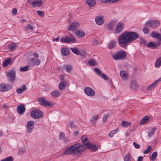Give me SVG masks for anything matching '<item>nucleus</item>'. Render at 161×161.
Returning <instances> with one entry per match:
<instances>
[{
    "label": "nucleus",
    "mask_w": 161,
    "mask_h": 161,
    "mask_svg": "<svg viewBox=\"0 0 161 161\" xmlns=\"http://www.w3.org/2000/svg\"><path fill=\"white\" fill-rule=\"evenodd\" d=\"M126 52L125 51H120L113 54L112 56L113 59L116 61L123 60L126 57Z\"/></svg>",
    "instance_id": "nucleus-3"
},
{
    "label": "nucleus",
    "mask_w": 161,
    "mask_h": 161,
    "mask_svg": "<svg viewBox=\"0 0 161 161\" xmlns=\"http://www.w3.org/2000/svg\"><path fill=\"white\" fill-rule=\"evenodd\" d=\"M120 75L121 78L124 80H125L127 77V75L126 71L122 70L120 72Z\"/></svg>",
    "instance_id": "nucleus-31"
},
{
    "label": "nucleus",
    "mask_w": 161,
    "mask_h": 161,
    "mask_svg": "<svg viewBox=\"0 0 161 161\" xmlns=\"http://www.w3.org/2000/svg\"><path fill=\"white\" fill-rule=\"evenodd\" d=\"M16 47V44L15 43H13L10 44L8 46V47L10 51H13L15 49Z\"/></svg>",
    "instance_id": "nucleus-37"
},
{
    "label": "nucleus",
    "mask_w": 161,
    "mask_h": 161,
    "mask_svg": "<svg viewBox=\"0 0 161 161\" xmlns=\"http://www.w3.org/2000/svg\"><path fill=\"white\" fill-rule=\"evenodd\" d=\"M25 21V20L24 19H22L20 20V22L21 23H24Z\"/></svg>",
    "instance_id": "nucleus-63"
},
{
    "label": "nucleus",
    "mask_w": 161,
    "mask_h": 161,
    "mask_svg": "<svg viewBox=\"0 0 161 161\" xmlns=\"http://www.w3.org/2000/svg\"><path fill=\"white\" fill-rule=\"evenodd\" d=\"M151 149H152L150 145L148 146L147 147V149L146 150H145L144 151L143 153L144 154L148 153L151 151Z\"/></svg>",
    "instance_id": "nucleus-46"
},
{
    "label": "nucleus",
    "mask_w": 161,
    "mask_h": 161,
    "mask_svg": "<svg viewBox=\"0 0 161 161\" xmlns=\"http://www.w3.org/2000/svg\"><path fill=\"white\" fill-rule=\"evenodd\" d=\"M31 116L35 119L41 118L43 116L42 113L39 109H36L32 110L31 113Z\"/></svg>",
    "instance_id": "nucleus-5"
},
{
    "label": "nucleus",
    "mask_w": 161,
    "mask_h": 161,
    "mask_svg": "<svg viewBox=\"0 0 161 161\" xmlns=\"http://www.w3.org/2000/svg\"><path fill=\"white\" fill-rule=\"evenodd\" d=\"M130 87L133 89H136L137 88L138 85L135 80L131 81L130 83Z\"/></svg>",
    "instance_id": "nucleus-30"
},
{
    "label": "nucleus",
    "mask_w": 161,
    "mask_h": 161,
    "mask_svg": "<svg viewBox=\"0 0 161 161\" xmlns=\"http://www.w3.org/2000/svg\"><path fill=\"white\" fill-rule=\"evenodd\" d=\"M87 137L86 136L83 135L82 136L81 138V140L83 144L86 143H87V142H89L88 141H87Z\"/></svg>",
    "instance_id": "nucleus-43"
},
{
    "label": "nucleus",
    "mask_w": 161,
    "mask_h": 161,
    "mask_svg": "<svg viewBox=\"0 0 161 161\" xmlns=\"http://www.w3.org/2000/svg\"><path fill=\"white\" fill-rule=\"evenodd\" d=\"M78 134V131H75L74 132V135L75 136H77Z\"/></svg>",
    "instance_id": "nucleus-62"
},
{
    "label": "nucleus",
    "mask_w": 161,
    "mask_h": 161,
    "mask_svg": "<svg viewBox=\"0 0 161 161\" xmlns=\"http://www.w3.org/2000/svg\"><path fill=\"white\" fill-rule=\"evenodd\" d=\"M60 41L64 43H74L76 41V39L74 37H69L67 36L60 39Z\"/></svg>",
    "instance_id": "nucleus-9"
},
{
    "label": "nucleus",
    "mask_w": 161,
    "mask_h": 161,
    "mask_svg": "<svg viewBox=\"0 0 161 161\" xmlns=\"http://www.w3.org/2000/svg\"><path fill=\"white\" fill-rule=\"evenodd\" d=\"M117 20L114 19L110 21L108 25V29L110 31H112L114 29V27L115 26L117 22Z\"/></svg>",
    "instance_id": "nucleus-18"
},
{
    "label": "nucleus",
    "mask_w": 161,
    "mask_h": 161,
    "mask_svg": "<svg viewBox=\"0 0 161 161\" xmlns=\"http://www.w3.org/2000/svg\"><path fill=\"white\" fill-rule=\"evenodd\" d=\"M25 108L23 104H21L17 107V111L19 114H22L25 111Z\"/></svg>",
    "instance_id": "nucleus-17"
},
{
    "label": "nucleus",
    "mask_w": 161,
    "mask_h": 161,
    "mask_svg": "<svg viewBox=\"0 0 161 161\" xmlns=\"http://www.w3.org/2000/svg\"><path fill=\"white\" fill-rule=\"evenodd\" d=\"M75 35L79 37H83L84 36L85 33L83 31H76Z\"/></svg>",
    "instance_id": "nucleus-33"
},
{
    "label": "nucleus",
    "mask_w": 161,
    "mask_h": 161,
    "mask_svg": "<svg viewBox=\"0 0 161 161\" xmlns=\"http://www.w3.org/2000/svg\"><path fill=\"white\" fill-rule=\"evenodd\" d=\"M94 71L95 73L99 76H100L101 74V72L99 69L97 68H94Z\"/></svg>",
    "instance_id": "nucleus-51"
},
{
    "label": "nucleus",
    "mask_w": 161,
    "mask_h": 161,
    "mask_svg": "<svg viewBox=\"0 0 161 161\" xmlns=\"http://www.w3.org/2000/svg\"><path fill=\"white\" fill-rule=\"evenodd\" d=\"M38 101L40 104L46 107H51L53 105L50 101L48 100L44 97L39 98Z\"/></svg>",
    "instance_id": "nucleus-4"
},
{
    "label": "nucleus",
    "mask_w": 161,
    "mask_h": 161,
    "mask_svg": "<svg viewBox=\"0 0 161 161\" xmlns=\"http://www.w3.org/2000/svg\"><path fill=\"white\" fill-rule=\"evenodd\" d=\"M130 155L129 154H126L124 158V161H130Z\"/></svg>",
    "instance_id": "nucleus-49"
},
{
    "label": "nucleus",
    "mask_w": 161,
    "mask_h": 161,
    "mask_svg": "<svg viewBox=\"0 0 161 161\" xmlns=\"http://www.w3.org/2000/svg\"><path fill=\"white\" fill-rule=\"evenodd\" d=\"M12 88V86L9 84L2 83L0 84V92H6Z\"/></svg>",
    "instance_id": "nucleus-8"
},
{
    "label": "nucleus",
    "mask_w": 161,
    "mask_h": 161,
    "mask_svg": "<svg viewBox=\"0 0 161 161\" xmlns=\"http://www.w3.org/2000/svg\"><path fill=\"white\" fill-rule=\"evenodd\" d=\"M157 152H153L151 156L150 157V159L152 161L155 160L157 157Z\"/></svg>",
    "instance_id": "nucleus-39"
},
{
    "label": "nucleus",
    "mask_w": 161,
    "mask_h": 161,
    "mask_svg": "<svg viewBox=\"0 0 161 161\" xmlns=\"http://www.w3.org/2000/svg\"><path fill=\"white\" fill-rule=\"evenodd\" d=\"M26 89V87L25 85H23L22 88H18L16 89V91L17 93L18 94H21L22 93L23 91H25Z\"/></svg>",
    "instance_id": "nucleus-35"
},
{
    "label": "nucleus",
    "mask_w": 161,
    "mask_h": 161,
    "mask_svg": "<svg viewBox=\"0 0 161 161\" xmlns=\"http://www.w3.org/2000/svg\"><path fill=\"white\" fill-rule=\"evenodd\" d=\"M31 4L33 8H35L36 7H40L43 4L41 0H34L32 1Z\"/></svg>",
    "instance_id": "nucleus-19"
},
{
    "label": "nucleus",
    "mask_w": 161,
    "mask_h": 161,
    "mask_svg": "<svg viewBox=\"0 0 161 161\" xmlns=\"http://www.w3.org/2000/svg\"><path fill=\"white\" fill-rule=\"evenodd\" d=\"M29 62L30 64L36 66L39 65L41 63V61L39 59L34 58H31Z\"/></svg>",
    "instance_id": "nucleus-14"
},
{
    "label": "nucleus",
    "mask_w": 161,
    "mask_h": 161,
    "mask_svg": "<svg viewBox=\"0 0 161 161\" xmlns=\"http://www.w3.org/2000/svg\"><path fill=\"white\" fill-rule=\"evenodd\" d=\"M15 72L14 71L12 70L9 71L7 74V76L9 78L10 81H13L15 80Z\"/></svg>",
    "instance_id": "nucleus-16"
},
{
    "label": "nucleus",
    "mask_w": 161,
    "mask_h": 161,
    "mask_svg": "<svg viewBox=\"0 0 161 161\" xmlns=\"http://www.w3.org/2000/svg\"><path fill=\"white\" fill-rule=\"evenodd\" d=\"M34 128V122L33 121H29L26 125V130L28 133H31Z\"/></svg>",
    "instance_id": "nucleus-11"
},
{
    "label": "nucleus",
    "mask_w": 161,
    "mask_h": 161,
    "mask_svg": "<svg viewBox=\"0 0 161 161\" xmlns=\"http://www.w3.org/2000/svg\"><path fill=\"white\" fill-rule=\"evenodd\" d=\"M110 116V114H105L103 117L102 119L103 121V122H105L107 121L108 118V117H109Z\"/></svg>",
    "instance_id": "nucleus-47"
},
{
    "label": "nucleus",
    "mask_w": 161,
    "mask_h": 161,
    "mask_svg": "<svg viewBox=\"0 0 161 161\" xmlns=\"http://www.w3.org/2000/svg\"><path fill=\"white\" fill-rule=\"evenodd\" d=\"M32 55L34 57V58H37L39 57V54L36 53V52H34L32 54Z\"/></svg>",
    "instance_id": "nucleus-55"
},
{
    "label": "nucleus",
    "mask_w": 161,
    "mask_h": 161,
    "mask_svg": "<svg viewBox=\"0 0 161 161\" xmlns=\"http://www.w3.org/2000/svg\"><path fill=\"white\" fill-rule=\"evenodd\" d=\"M88 63L89 64L90 66H95L96 64V62L94 59H91L88 61Z\"/></svg>",
    "instance_id": "nucleus-42"
},
{
    "label": "nucleus",
    "mask_w": 161,
    "mask_h": 161,
    "mask_svg": "<svg viewBox=\"0 0 161 161\" xmlns=\"http://www.w3.org/2000/svg\"><path fill=\"white\" fill-rule=\"evenodd\" d=\"M86 3L89 7H94L96 4V2L95 0H86Z\"/></svg>",
    "instance_id": "nucleus-27"
},
{
    "label": "nucleus",
    "mask_w": 161,
    "mask_h": 161,
    "mask_svg": "<svg viewBox=\"0 0 161 161\" xmlns=\"http://www.w3.org/2000/svg\"><path fill=\"white\" fill-rule=\"evenodd\" d=\"M143 158L142 156L139 157L138 158L137 161H142Z\"/></svg>",
    "instance_id": "nucleus-60"
},
{
    "label": "nucleus",
    "mask_w": 161,
    "mask_h": 161,
    "mask_svg": "<svg viewBox=\"0 0 161 161\" xmlns=\"http://www.w3.org/2000/svg\"><path fill=\"white\" fill-rule=\"evenodd\" d=\"M64 142L65 143H67L69 142V139L68 138H66L64 139Z\"/></svg>",
    "instance_id": "nucleus-61"
},
{
    "label": "nucleus",
    "mask_w": 161,
    "mask_h": 161,
    "mask_svg": "<svg viewBox=\"0 0 161 161\" xmlns=\"http://www.w3.org/2000/svg\"><path fill=\"white\" fill-rule=\"evenodd\" d=\"M1 161H13V160L12 158L9 156L7 158L2 159Z\"/></svg>",
    "instance_id": "nucleus-54"
},
{
    "label": "nucleus",
    "mask_w": 161,
    "mask_h": 161,
    "mask_svg": "<svg viewBox=\"0 0 161 161\" xmlns=\"http://www.w3.org/2000/svg\"><path fill=\"white\" fill-rule=\"evenodd\" d=\"M70 49L72 52L75 54L78 55H81L82 54L81 52L78 49L75 47L70 48Z\"/></svg>",
    "instance_id": "nucleus-23"
},
{
    "label": "nucleus",
    "mask_w": 161,
    "mask_h": 161,
    "mask_svg": "<svg viewBox=\"0 0 161 161\" xmlns=\"http://www.w3.org/2000/svg\"><path fill=\"white\" fill-rule=\"evenodd\" d=\"M98 115L94 116L90 120V123L92 125H94L96 121L98 119Z\"/></svg>",
    "instance_id": "nucleus-36"
},
{
    "label": "nucleus",
    "mask_w": 161,
    "mask_h": 161,
    "mask_svg": "<svg viewBox=\"0 0 161 161\" xmlns=\"http://www.w3.org/2000/svg\"><path fill=\"white\" fill-rule=\"evenodd\" d=\"M118 131V129H117L116 130H113L111 131L109 134V136L110 137H112L114 135L117 133Z\"/></svg>",
    "instance_id": "nucleus-45"
},
{
    "label": "nucleus",
    "mask_w": 161,
    "mask_h": 161,
    "mask_svg": "<svg viewBox=\"0 0 161 161\" xmlns=\"http://www.w3.org/2000/svg\"><path fill=\"white\" fill-rule=\"evenodd\" d=\"M83 145L78 143L65 148L63 154L64 155L72 154L78 156L81 154V152L84 150Z\"/></svg>",
    "instance_id": "nucleus-2"
},
{
    "label": "nucleus",
    "mask_w": 161,
    "mask_h": 161,
    "mask_svg": "<svg viewBox=\"0 0 161 161\" xmlns=\"http://www.w3.org/2000/svg\"><path fill=\"white\" fill-rule=\"evenodd\" d=\"M84 92L86 95L90 97L93 96L95 94V91L89 87H85L84 89Z\"/></svg>",
    "instance_id": "nucleus-10"
},
{
    "label": "nucleus",
    "mask_w": 161,
    "mask_h": 161,
    "mask_svg": "<svg viewBox=\"0 0 161 161\" xmlns=\"http://www.w3.org/2000/svg\"><path fill=\"white\" fill-rule=\"evenodd\" d=\"M133 145L134 147L136 148H139L140 147V145L138 144H137L135 142H133Z\"/></svg>",
    "instance_id": "nucleus-58"
},
{
    "label": "nucleus",
    "mask_w": 161,
    "mask_h": 161,
    "mask_svg": "<svg viewBox=\"0 0 161 161\" xmlns=\"http://www.w3.org/2000/svg\"><path fill=\"white\" fill-rule=\"evenodd\" d=\"M63 68L65 69L67 72L69 73L72 69V67L70 65H64L63 66Z\"/></svg>",
    "instance_id": "nucleus-29"
},
{
    "label": "nucleus",
    "mask_w": 161,
    "mask_h": 161,
    "mask_svg": "<svg viewBox=\"0 0 161 161\" xmlns=\"http://www.w3.org/2000/svg\"><path fill=\"white\" fill-rule=\"evenodd\" d=\"M124 24L121 22H119L116 25L115 31L117 33H119L121 32L123 30Z\"/></svg>",
    "instance_id": "nucleus-12"
},
{
    "label": "nucleus",
    "mask_w": 161,
    "mask_h": 161,
    "mask_svg": "<svg viewBox=\"0 0 161 161\" xmlns=\"http://www.w3.org/2000/svg\"><path fill=\"white\" fill-rule=\"evenodd\" d=\"M148 47L152 48L153 49H156L157 48V45L153 42L148 43L147 44Z\"/></svg>",
    "instance_id": "nucleus-32"
},
{
    "label": "nucleus",
    "mask_w": 161,
    "mask_h": 161,
    "mask_svg": "<svg viewBox=\"0 0 161 161\" xmlns=\"http://www.w3.org/2000/svg\"><path fill=\"white\" fill-rule=\"evenodd\" d=\"M143 31L144 33L146 34H148L149 32V29L146 27H145L143 28Z\"/></svg>",
    "instance_id": "nucleus-53"
},
{
    "label": "nucleus",
    "mask_w": 161,
    "mask_h": 161,
    "mask_svg": "<svg viewBox=\"0 0 161 161\" xmlns=\"http://www.w3.org/2000/svg\"><path fill=\"white\" fill-rule=\"evenodd\" d=\"M61 53L63 56H66L69 54L70 52L68 49L66 47H63L61 49Z\"/></svg>",
    "instance_id": "nucleus-22"
},
{
    "label": "nucleus",
    "mask_w": 161,
    "mask_h": 161,
    "mask_svg": "<svg viewBox=\"0 0 161 161\" xmlns=\"http://www.w3.org/2000/svg\"><path fill=\"white\" fill-rule=\"evenodd\" d=\"M26 29L27 30H32L34 29V27L31 25L28 24L26 26Z\"/></svg>",
    "instance_id": "nucleus-56"
},
{
    "label": "nucleus",
    "mask_w": 161,
    "mask_h": 161,
    "mask_svg": "<svg viewBox=\"0 0 161 161\" xmlns=\"http://www.w3.org/2000/svg\"><path fill=\"white\" fill-rule=\"evenodd\" d=\"M116 41L115 40H113L111 41L108 47V49H111L115 47L116 46Z\"/></svg>",
    "instance_id": "nucleus-25"
},
{
    "label": "nucleus",
    "mask_w": 161,
    "mask_h": 161,
    "mask_svg": "<svg viewBox=\"0 0 161 161\" xmlns=\"http://www.w3.org/2000/svg\"><path fill=\"white\" fill-rule=\"evenodd\" d=\"M11 62V58H9L8 59H6L3 63V67L5 68L10 64Z\"/></svg>",
    "instance_id": "nucleus-34"
},
{
    "label": "nucleus",
    "mask_w": 161,
    "mask_h": 161,
    "mask_svg": "<svg viewBox=\"0 0 161 161\" xmlns=\"http://www.w3.org/2000/svg\"><path fill=\"white\" fill-rule=\"evenodd\" d=\"M66 85V82L65 81H62L61 83H59L58 85L59 88L62 90L64 89Z\"/></svg>",
    "instance_id": "nucleus-28"
},
{
    "label": "nucleus",
    "mask_w": 161,
    "mask_h": 161,
    "mask_svg": "<svg viewBox=\"0 0 161 161\" xmlns=\"http://www.w3.org/2000/svg\"><path fill=\"white\" fill-rule=\"evenodd\" d=\"M65 136L64 134L62 132H61L60 133L59 136V138L60 140H62L64 139Z\"/></svg>",
    "instance_id": "nucleus-52"
},
{
    "label": "nucleus",
    "mask_w": 161,
    "mask_h": 161,
    "mask_svg": "<svg viewBox=\"0 0 161 161\" xmlns=\"http://www.w3.org/2000/svg\"><path fill=\"white\" fill-rule=\"evenodd\" d=\"M80 24L76 22H73L70 24L69 26L68 30L70 31L75 30L77 27H79Z\"/></svg>",
    "instance_id": "nucleus-15"
},
{
    "label": "nucleus",
    "mask_w": 161,
    "mask_h": 161,
    "mask_svg": "<svg viewBox=\"0 0 161 161\" xmlns=\"http://www.w3.org/2000/svg\"><path fill=\"white\" fill-rule=\"evenodd\" d=\"M59 40V38L58 37H57L55 39V41L56 42L58 41Z\"/></svg>",
    "instance_id": "nucleus-64"
},
{
    "label": "nucleus",
    "mask_w": 161,
    "mask_h": 161,
    "mask_svg": "<svg viewBox=\"0 0 161 161\" xmlns=\"http://www.w3.org/2000/svg\"><path fill=\"white\" fill-rule=\"evenodd\" d=\"M30 68L29 65H27L24 67H21L19 69V70L21 72H24L27 71Z\"/></svg>",
    "instance_id": "nucleus-41"
},
{
    "label": "nucleus",
    "mask_w": 161,
    "mask_h": 161,
    "mask_svg": "<svg viewBox=\"0 0 161 161\" xmlns=\"http://www.w3.org/2000/svg\"><path fill=\"white\" fill-rule=\"evenodd\" d=\"M121 125L125 127H128L130 126L131 123L125 121H122L121 122Z\"/></svg>",
    "instance_id": "nucleus-40"
},
{
    "label": "nucleus",
    "mask_w": 161,
    "mask_h": 161,
    "mask_svg": "<svg viewBox=\"0 0 161 161\" xmlns=\"http://www.w3.org/2000/svg\"><path fill=\"white\" fill-rule=\"evenodd\" d=\"M101 2L103 3L109 2L110 3H115L114 0H101Z\"/></svg>",
    "instance_id": "nucleus-50"
},
{
    "label": "nucleus",
    "mask_w": 161,
    "mask_h": 161,
    "mask_svg": "<svg viewBox=\"0 0 161 161\" xmlns=\"http://www.w3.org/2000/svg\"><path fill=\"white\" fill-rule=\"evenodd\" d=\"M37 14L40 17H43L44 16V13L43 11L38 10L36 11Z\"/></svg>",
    "instance_id": "nucleus-48"
},
{
    "label": "nucleus",
    "mask_w": 161,
    "mask_h": 161,
    "mask_svg": "<svg viewBox=\"0 0 161 161\" xmlns=\"http://www.w3.org/2000/svg\"><path fill=\"white\" fill-rule=\"evenodd\" d=\"M151 35L152 38H156L159 41H161V34L153 31L151 33Z\"/></svg>",
    "instance_id": "nucleus-20"
},
{
    "label": "nucleus",
    "mask_w": 161,
    "mask_h": 161,
    "mask_svg": "<svg viewBox=\"0 0 161 161\" xmlns=\"http://www.w3.org/2000/svg\"><path fill=\"white\" fill-rule=\"evenodd\" d=\"M161 81V78H160L156 80L153 83L149 85L147 87V90H152L153 87H155L157 84Z\"/></svg>",
    "instance_id": "nucleus-21"
},
{
    "label": "nucleus",
    "mask_w": 161,
    "mask_h": 161,
    "mask_svg": "<svg viewBox=\"0 0 161 161\" xmlns=\"http://www.w3.org/2000/svg\"><path fill=\"white\" fill-rule=\"evenodd\" d=\"M156 130L155 128H153L152 130H151L149 132H148V136L151 137L155 133Z\"/></svg>",
    "instance_id": "nucleus-44"
},
{
    "label": "nucleus",
    "mask_w": 161,
    "mask_h": 161,
    "mask_svg": "<svg viewBox=\"0 0 161 161\" xmlns=\"http://www.w3.org/2000/svg\"><path fill=\"white\" fill-rule=\"evenodd\" d=\"M149 24V25L153 29H156L160 25V23L159 21L157 20H151L149 21H147L146 24L148 25Z\"/></svg>",
    "instance_id": "nucleus-7"
},
{
    "label": "nucleus",
    "mask_w": 161,
    "mask_h": 161,
    "mask_svg": "<svg viewBox=\"0 0 161 161\" xmlns=\"http://www.w3.org/2000/svg\"><path fill=\"white\" fill-rule=\"evenodd\" d=\"M60 92L57 91H53L50 93L51 96L53 97L58 98L60 95Z\"/></svg>",
    "instance_id": "nucleus-24"
},
{
    "label": "nucleus",
    "mask_w": 161,
    "mask_h": 161,
    "mask_svg": "<svg viewBox=\"0 0 161 161\" xmlns=\"http://www.w3.org/2000/svg\"><path fill=\"white\" fill-rule=\"evenodd\" d=\"M84 150L86 148H88L92 152H95L96 151L97 149V147L95 144H90L89 142H87L83 144V147Z\"/></svg>",
    "instance_id": "nucleus-6"
},
{
    "label": "nucleus",
    "mask_w": 161,
    "mask_h": 161,
    "mask_svg": "<svg viewBox=\"0 0 161 161\" xmlns=\"http://www.w3.org/2000/svg\"><path fill=\"white\" fill-rule=\"evenodd\" d=\"M104 18L103 15L96 16L95 18V21L97 25H101L103 24Z\"/></svg>",
    "instance_id": "nucleus-13"
},
{
    "label": "nucleus",
    "mask_w": 161,
    "mask_h": 161,
    "mask_svg": "<svg viewBox=\"0 0 161 161\" xmlns=\"http://www.w3.org/2000/svg\"><path fill=\"white\" fill-rule=\"evenodd\" d=\"M17 10L15 8H14L12 11V14L14 15H16L17 14Z\"/></svg>",
    "instance_id": "nucleus-59"
},
{
    "label": "nucleus",
    "mask_w": 161,
    "mask_h": 161,
    "mask_svg": "<svg viewBox=\"0 0 161 161\" xmlns=\"http://www.w3.org/2000/svg\"><path fill=\"white\" fill-rule=\"evenodd\" d=\"M161 66V57L157 59L155 63V66L158 67Z\"/></svg>",
    "instance_id": "nucleus-38"
},
{
    "label": "nucleus",
    "mask_w": 161,
    "mask_h": 161,
    "mask_svg": "<svg viewBox=\"0 0 161 161\" xmlns=\"http://www.w3.org/2000/svg\"><path fill=\"white\" fill-rule=\"evenodd\" d=\"M100 76L102 78L105 80H107L108 79V77L104 74H102L100 75Z\"/></svg>",
    "instance_id": "nucleus-57"
},
{
    "label": "nucleus",
    "mask_w": 161,
    "mask_h": 161,
    "mask_svg": "<svg viewBox=\"0 0 161 161\" xmlns=\"http://www.w3.org/2000/svg\"><path fill=\"white\" fill-rule=\"evenodd\" d=\"M139 37V34L136 32L125 31L118 38L119 45L122 48H127L129 43L136 40Z\"/></svg>",
    "instance_id": "nucleus-1"
},
{
    "label": "nucleus",
    "mask_w": 161,
    "mask_h": 161,
    "mask_svg": "<svg viewBox=\"0 0 161 161\" xmlns=\"http://www.w3.org/2000/svg\"><path fill=\"white\" fill-rule=\"evenodd\" d=\"M150 118L148 116H144L140 122L141 125L145 124L149 121Z\"/></svg>",
    "instance_id": "nucleus-26"
}]
</instances>
